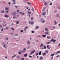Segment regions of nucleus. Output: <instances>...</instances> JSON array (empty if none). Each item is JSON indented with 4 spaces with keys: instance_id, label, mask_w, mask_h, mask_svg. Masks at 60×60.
<instances>
[{
    "instance_id": "f257e3e1",
    "label": "nucleus",
    "mask_w": 60,
    "mask_h": 60,
    "mask_svg": "<svg viewBox=\"0 0 60 60\" xmlns=\"http://www.w3.org/2000/svg\"><path fill=\"white\" fill-rule=\"evenodd\" d=\"M34 52H35V50H34V51H32V52H31L30 54L29 55V56H31V55H32L33 53H34Z\"/></svg>"
},
{
    "instance_id": "f03ea898",
    "label": "nucleus",
    "mask_w": 60,
    "mask_h": 60,
    "mask_svg": "<svg viewBox=\"0 0 60 60\" xmlns=\"http://www.w3.org/2000/svg\"><path fill=\"white\" fill-rule=\"evenodd\" d=\"M51 41H52V42H56V40H54V38H52V39H51Z\"/></svg>"
},
{
    "instance_id": "7ed1b4c3",
    "label": "nucleus",
    "mask_w": 60,
    "mask_h": 60,
    "mask_svg": "<svg viewBox=\"0 0 60 60\" xmlns=\"http://www.w3.org/2000/svg\"><path fill=\"white\" fill-rule=\"evenodd\" d=\"M47 38H48L49 39H51V37L50 36H48L47 37Z\"/></svg>"
},
{
    "instance_id": "20e7f679",
    "label": "nucleus",
    "mask_w": 60,
    "mask_h": 60,
    "mask_svg": "<svg viewBox=\"0 0 60 60\" xmlns=\"http://www.w3.org/2000/svg\"><path fill=\"white\" fill-rule=\"evenodd\" d=\"M45 8L44 7H43V9L42 10V11H45Z\"/></svg>"
},
{
    "instance_id": "39448f33",
    "label": "nucleus",
    "mask_w": 60,
    "mask_h": 60,
    "mask_svg": "<svg viewBox=\"0 0 60 60\" xmlns=\"http://www.w3.org/2000/svg\"><path fill=\"white\" fill-rule=\"evenodd\" d=\"M12 14H13V15H16V13L15 12H13L12 13Z\"/></svg>"
},
{
    "instance_id": "423d86ee",
    "label": "nucleus",
    "mask_w": 60,
    "mask_h": 60,
    "mask_svg": "<svg viewBox=\"0 0 60 60\" xmlns=\"http://www.w3.org/2000/svg\"><path fill=\"white\" fill-rule=\"evenodd\" d=\"M45 30L46 31V32H48V29L47 28H45Z\"/></svg>"
},
{
    "instance_id": "0eeeda50",
    "label": "nucleus",
    "mask_w": 60,
    "mask_h": 60,
    "mask_svg": "<svg viewBox=\"0 0 60 60\" xmlns=\"http://www.w3.org/2000/svg\"><path fill=\"white\" fill-rule=\"evenodd\" d=\"M39 55H41V51H40L38 53Z\"/></svg>"
},
{
    "instance_id": "6e6552de",
    "label": "nucleus",
    "mask_w": 60,
    "mask_h": 60,
    "mask_svg": "<svg viewBox=\"0 0 60 60\" xmlns=\"http://www.w3.org/2000/svg\"><path fill=\"white\" fill-rule=\"evenodd\" d=\"M30 44V41H28L27 42V44L29 45Z\"/></svg>"
},
{
    "instance_id": "1a4fd4ad",
    "label": "nucleus",
    "mask_w": 60,
    "mask_h": 60,
    "mask_svg": "<svg viewBox=\"0 0 60 60\" xmlns=\"http://www.w3.org/2000/svg\"><path fill=\"white\" fill-rule=\"evenodd\" d=\"M5 18H8L9 16L8 15H5Z\"/></svg>"
},
{
    "instance_id": "9d476101",
    "label": "nucleus",
    "mask_w": 60,
    "mask_h": 60,
    "mask_svg": "<svg viewBox=\"0 0 60 60\" xmlns=\"http://www.w3.org/2000/svg\"><path fill=\"white\" fill-rule=\"evenodd\" d=\"M39 59L40 60H41L42 59H43V57L42 56H41L40 58Z\"/></svg>"
},
{
    "instance_id": "9b49d317",
    "label": "nucleus",
    "mask_w": 60,
    "mask_h": 60,
    "mask_svg": "<svg viewBox=\"0 0 60 60\" xmlns=\"http://www.w3.org/2000/svg\"><path fill=\"white\" fill-rule=\"evenodd\" d=\"M46 14V12H44L42 13V15H45Z\"/></svg>"
},
{
    "instance_id": "f8f14e48",
    "label": "nucleus",
    "mask_w": 60,
    "mask_h": 60,
    "mask_svg": "<svg viewBox=\"0 0 60 60\" xmlns=\"http://www.w3.org/2000/svg\"><path fill=\"white\" fill-rule=\"evenodd\" d=\"M55 25H56L57 24V22L56 20H55L54 21Z\"/></svg>"
},
{
    "instance_id": "ddd939ff",
    "label": "nucleus",
    "mask_w": 60,
    "mask_h": 60,
    "mask_svg": "<svg viewBox=\"0 0 60 60\" xmlns=\"http://www.w3.org/2000/svg\"><path fill=\"white\" fill-rule=\"evenodd\" d=\"M42 56H44L46 54V53L44 52L43 53H42Z\"/></svg>"
},
{
    "instance_id": "4468645a",
    "label": "nucleus",
    "mask_w": 60,
    "mask_h": 60,
    "mask_svg": "<svg viewBox=\"0 0 60 60\" xmlns=\"http://www.w3.org/2000/svg\"><path fill=\"white\" fill-rule=\"evenodd\" d=\"M49 47V45H47V49H50V48Z\"/></svg>"
},
{
    "instance_id": "2eb2a0df",
    "label": "nucleus",
    "mask_w": 60,
    "mask_h": 60,
    "mask_svg": "<svg viewBox=\"0 0 60 60\" xmlns=\"http://www.w3.org/2000/svg\"><path fill=\"white\" fill-rule=\"evenodd\" d=\"M47 5V3L46 2H45L44 3V5Z\"/></svg>"
},
{
    "instance_id": "dca6fc26",
    "label": "nucleus",
    "mask_w": 60,
    "mask_h": 60,
    "mask_svg": "<svg viewBox=\"0 0 60 60\" xmlns=\"http://www.w3.org/2000/svg\"><path fill=\"white\" fill-rule=\"evenodd\" d=\"M27 56V54H25L24 55V56L25 57H26V56Z\"/></svg>"
},
{
    "instance_id": "f3484780",
    "label": "nucleus",
    "mask_w": 60,
    "mask_h": 60,
    "mask_svg": "<svg viewBox=\"0 0 60 60\" xmlns=\"http://www.w3.org/2000/svg\"><path fill=\"white\" fill-rule=\"evenodd\" d=\"M26 28H28V27H26L24 28V31H26Z\"/></svg>"
},
{
    "instance_id": "a211bd4d",
    "label": "nucleus",
    "mask_w": 60,
    "mask_h": 60,
    "mask_svg": "<svg viewBox=\"0 0 60 60\" xmlns=\"http://www.w3.org/2000/svg\"><path fill=\"white\" fill-rule=\"evenodd\" d=\"M5 9L6 10H9V9H8V8H5Z\"/></svg>"
},
{
    "instance_id": "6ab92c4d",
    "label": "nucleus",
    "mask_w": 60,
    "mask_h": 60,
    "mask_svg": "<svg viewBox=\"0 0 60 60\" xmlns=\"http://www.w3.org/2000/svg\"><path fill=\"white\" fill-rule=\"evenodd\" d=\"M43 44H41V46H40V47H41L43 46Z\"/></svg>"
},
{
    "instance_id": "aec40b11",
    "label": "nucleus",
    "mask_w": 60,
    "mask_h": 60,
    "mask_svg": "<svg viewBox=\"0 0 60 60\" xmlns=\"http://www.w3.org/2000/svg\"><path fill=\"white\" fill-rule=\"evenodd\" d=\"M15 56H16V55H15L14 56H12V58H14V57H15Z\"/></svg>"
},
{
    "instance_id": "412c9836",
    "label": "nucleus",
    "mask_w": 60,
    "mask_h": 60,
    "mask_svg": "<svg viewBox=\"0 0 60 60\" xmlns=\"http://www.w3.org/2000/svg\"><path fill=\"white\" fill-rule=\"evenodd\" d=\"M1 12V13H4V11L3 10V11H2Z\"/></svg>"
},
{
    "instance_id": "4be33fe9",
    "label": "nucleus",
    "mask_w": 60,
    "mask_h": 60,
    "mask_svg": "<svg viewBox=\"0 0 60 60\" xmlns=\"http://www.w3.org/2000/svg\"><path fill=\"white\" fill-rule=\"evenodd\" d=\"M18 54L19 55H20L21 54V52H19L18 53Z\"/></svg>"
},
{
    "instance_id": "5701e85b",
    "label": "nucleus",
    "mask_w": 60,
    "mask_h": 60,
    "mask_svg": "<svg viewBox=\"0 0 60 60\" xmlns=\"http://www.w3.org/2000/svg\"><path fill=\"white\" fill-rule=\"evenodd\" d=\"M59 17V14H57L56 15V17Z\"/></svg>"
},
{
    "instance_id": "b1692460",
    "label": "nucleus",
    "mask_w": 60,
    "mask_h": 60,
    "mask_svg": "<svg viewBox=\"0 0 60 60\" xmlns=\"http://www.w3.org/2000/svg\"><path fill=\"white\" fill-rule=\"evenodd\" d=\"M28 13H29V14H31L32 13V12H30L28 11Z\"/></svg>"
},
{
    "instance_id": "393cba45",
    "label": "nucleus",
    "mask_w": 60,
    "mask_h": 60,
    "mask_svg": "<svg viewBox=\"0 0 60 60\" xmlns=\"http://www.w3.org/2000/svg\"><path fill=\"white\" fill-rule=\"evenodd\" d=\"M34 23V22H33V21H31V25H33Z\"/></svg>"
},
{
    "instance_id": "a878e982",
    "label": "nucleus",
    "mask_w": 60,
    "mask_h": 60,
    "mask_svg": "<svg viewBox=\"0 0 60 60\" xmlns=\"http://www.w3.org/2000/svg\"><path fill=\"white\" fill-rule=\"evenodd\" d=\"M27 3L28 4H31V3L29 2H27Z\"/></svg>"
},
{
    "instance_id": "bb28decb",
    "label": "nucleus",
    "mask_w": 60,
    "mask_h": 60,
    "mask_svg": "<svg viewBox=\"0 0 60 60\" xmlns=\"http://www.w3.org/2000/svg\"><path fill=\"white\" fill-rule=\"evenodd\" d=\"M38 28H39V26H36L35 28V29H38Z\"/></svg>"
},
{
    "instance_id": "cd10ccee",
    "label": "nucleus",
    "mask_w": 60,
    "mask_h": 60,
    "mask_svg": "<svg viewBox=\"0 0 60 60\" xmlns=\"http://www.w3.org/2000/svg\"><path fill=\"white\" fill-rule=\"evenodd\" d=\"M45 21V20H44L43 21H41V22H42V23H44Z\"/></svg>"
},
{
    "instance_id": "c85d7f7f",
    "label": "nucleus",
    "mask_w": 60,
    "mask_h": 60,
    "mask_svg": "<svg viewBox=\"0 0 60 60\" xmlns=\"http://www.w3.org/2000/svg\"><path fill=\"white\" fill-rule=\"evenodd\" d=\"M42 36L44 37H45L47 36L46 35H42Z\"/></svg>"
},
{
    "instance_id": "c756f323",
    "label": "nucleus",
    "mask_w": 60,
    "mask_h": 60,
    "mask_svg": "<svg viewBox=\"0 0 60 60\" xmlns=\"http://www.w3.org/2000/svg\"><path fill=\"white\" fill-rule=\"evenodd\" d=\"M31 21H29V24H31Z\"/></svg>"
},
{
    "instance_id": "7c9ffc66",
    "label": "nucleus",
    "mask_w": 60,
    "mask_h": 60,
    "mask_svg": "<svg viewBox=\"0 0 60 60\" xmlns=\"http://www.w3.org/2000/svg\"><path fill=\"white\" fill-rule=\"evenodd\" d=\"M11 29L13 30V31H14V29L12 27H11Z\"/></svg>"
},
{
    "instance_id": "2f4dec72",
    "label": "nucleus",
    "mask_w": 60,
    "mask_h": 60,
    "mask_svg": "<svg viewBox=\"0 0 60 60\" xmlns=\"http://www.w3.org/2000/svg\"><path fill=\"white\" fill-rule=\"evenodd\" d=\"M5 40H6V41H7L8 40V38H7L6 37L5 38Z\"/></svg>"
},
{
    "instance_id": "473e14b6",
    "label": "nucleus",
    "mask_w": 60,
    "mask_h": 60,
    "mask_svg": "<svg viewBox=\"0 0 60 60\" xmlns=\"http://www.w3.org/2000/svg\"><path fill=\"white\" fill-rule=\"evenodd\" d=\"M5 28L6 30H8L9 29V28L8 27H6Z\"/></svg>"
},
{
    "instance_id": "72a5a7b5",
    "label": "nucleus",
    "mask_w": 60,
    "mask_h": 60,
    "mask_svg": "<svg viewBox=\"0 0 60 60\" xmlns=\"http://www.w3.org/2000/svg\"><path fill=\"white\" fill-rule=\"evenodd\" d=\"M51 43V42H49L48 43H46V44H49Z\"/></svg>"
},
{
    "instance_id": "f704fd0d",
    "label": "nucleus",
    "mask_w": 60,
    "mask_h": 60,
    "mask_svg": "<svg viewBox=\"0 0 60 60\" xmlns=\"http://www.w3.org/2000/svg\"><path fill=\"white\" fill-rule=\"evenodd\" d=\"M44 49H46V46H44Z\"/></svg>"
},
{
    "instance_id": "c9c22d12",
    "label": "nucleus",
    "mask_w": 60,
    "mask_h": 60,
    "mask_svg": "<svg viewBox=\"0 0 60 60\" xmlns=\"http://www.w3.org/2000/svg\"><path fill=\"white\" fill-rule=\"evenodd\" d=\"M57 11H54L53 12H54V13H56V12H57Z\"/></svg>"
},
{
    "instance_id": "e433bc0d",
    "label": "nucleus",
    "mask_w": 60,
    "mask_h": 60,
    "mask_svg": "<svg viewBox=\"0 0 60 60\" xmlns=\"http://www.w3.org/2000/svg\"><path fill=\"white\" fill-rule=\"evenodd\" d=\"M16 17L15 16H14L13 17V19H16Z\"/></svg>"
},
{
    "instance_id": "4c0bfd02",
    "label": "nucleus",
    "mask_w": 60,
    "mask_h": 60,
    "mask_svg": "<svg viewBox=\"0 0 60 60\" xmlns=\"http://www.w3.org/2000/svg\"><path fill=\"white\" fill-rule=\"evenodd\" d=\"M4 30V28H3L1 29V32H2V31H3Z\"/></svg>"
},
{
    "instance_id": "58836bf2",
    "label": "nucleus",
    "mask_w": 60,
    "mask_h": 60,
    "mask_svg": "<svg viewBox=\"0 0 60 60\" xmlns=\"http://www.w3.org/2000/svg\"><path fill=\"white\" fill-rule=\"evenodd\" d=\"M57 53H60V51H57Z\"/></svg>"
},
{
    "instance_id": "ea45409f",
    "label": "nucleus",
    "mask_w": 60,
    "mask_h": 60,
    "mask_svg": "<svg viewBox=\"0 0 60 60\" xmlns=\"http://www.w3.org/2000/svg\"><path fill=\"white\" fill-rule=\"evenodd\" d=\"M12 1L13 2H16V1L15 0H12Z\"/></svg>"
},
{
    "instance_id": "a19ab883",
    "label": "nucleus",
    "mask_w": 60,
    "mask_h": 60,
    "mask_svg": "<svg viewBox=\"0 0 60 60\" xmlns=\"http://www.w3.org/2000/svg\"><path fill=\"white\" fill-rule=\"evenodd\" d=\"M19 23V22L18 21H17L16 22V24H18Z\"/></svg>"
},
{
    "instance_id": "79ce46f5",
    "label": "nucleus",
    "mask_w": 60,
    "mask_h": 60,
    "mask_svg": "<svg viewBox=\"0 0 60 60\" xmlns=\"http://www.w3.org/2000/svg\"><path fill=\"white\" fill-rule=\"evenodd\" d=\"M54 55H55V54H51V56H54Z\"/></svg>"
},
{
    "instance_id": "37998d69",
    "label": "nucleus",
    "mask_w": 60,
    "mask_h": 60,
    "mask_svg": "<svg viewBox=\"0 0 60 60\" xmlns=\"http://www.w3.org/2000/svg\"><path fill=\"white\" fill-rule=\"evenodd\" d=\"M23 50H24V51H25L26 50V48H24L23 49Z\"/></svg>"
},
{
    "instance_id": "c03bdc74",
    "label": "nucleus",
    "mask_w": 60,
    "mask_h": 60,
    "mask_svg": "<svg viewBox=\"0 0 60 60\" xmlns=\"http://www.w3.org/2000/svg\"><path fill=\"white\" fill-rule=\"evenodd\" d=\"M33 17H31V19L32 20H33Z\"/></svg>"
},
{
    "instance_id": "a18cd8bd",
    "label": "nucleus",
    "mask_w": 60,
    "mask_h": 60,
    "mask_svg": "<svg viewBox=\"0 0 60 60\" xmlns=\"http://www.w3.org/2000/svg\"><path fill=\"white\" fill-rule=\"evenodd\" d=\"M20 32L21 33H22L23 32V30H22L20 31Z\"/></svg>"
},
{
    "instance_id": "49530a36",
    "label": "nucleus",
    "mask_w": 60,
    "mask_h": 60,
    "mask_svg": "<svg viewBox=\"0 0 60 60\" xmlns=\"http://www.w3.org/2000/svg\"><path fill=\"white\" fill-rule=\"evenodd\" d=\"M16 57L17 58H19V57H20L19 56H17Z\"/></svg>"
},
{
    "instance_id": "de8ad7c7",
    "label": "nucleus",
    "mask_w": 60,
    "mask_h": 60,
    "mask_svg": "<svg viewBox=\"0 0 60 60\" xmlns=\"http://www.w3.org/2000/svg\"><path fill=\"white\" fill-rule=\"evenodd\" d=\"M31 33H34V31H31Z\"/></svg>"
},
{
    "instance_id": "09e8293b",
    "label": "nucleus",
    "mask_w": 60,
    "mask_h": 60,
    "mask_svg": "<svg viewBox=\"0 0 60 60\" xmlns=\"http://www.w3.org/2000/svg\"><path fill=\"white\" fill-rule=\"evenodd\" d=\"M45 52H46L47 53H48L49 52V51H46Z\"/></svg>"
},
{
    "instance_id": "8fccbe9b",
    "label": "nucleus",
    "mask_w": 60,
    "mask_h": 60,
    "mask_svg": "<svg viewBox=\"0 0 60 60\" xmlns=\"http://www.w3.org/2000/svg\"><path fill=\"white\" fill-rule=\"evenodd\" d=\"M12 4H16V3L15 2H14L12 3Z\"/></svg>"
},
{
    "instance_id": "3c124183",
    "label": "nucleus",
    "mask_w": 60,
    "mask_h": 60,
    "mask_svg": "<svg viewBox=\"0 0 60 60\" xmlns=\"http://www.w3.org/2000/svg\"><path fill=\"white\" fill-rule=\"evenodd\" d=\"M59 55H58V56H56V57H57L58 58L59 57Z\"/></svg>"
},
{
    "instance_id": "603ef678",
    "label": "nucleus",
    "mask_w": 60,
    "mask_h": 60,
    "mask_svg": "<svg viewBox=\"0 0 60 60\" xmlns=\"http://www.w3.org/2000/svg\"><path fill=\"white\" fill-rule=\"evenodd\" d=\"M19 12V10H17V12Z\"/></svg>"
},
{
    "instance_id": "864d4df0",
    "label": "nucleus",
    "mask_w": 60,
    "mask_h": 60,
    "mask_svg": "<svg viewBox=\"0 0 60 60\" xmlns=\"http://www.w3.org/2000/svg\"><path fill=\"white\" fill-rule=\"evenodd\" d=\"M4 26H6V24H4Z\"/></svg>"
},
{
    "instance_id": "5fc2aeb1",
    "label": "nucleus",
    "mask_w": 60,
    "mask_h": 60,
    "mask_svg": "<svg viewBox=\"0 0 60 60\" xmlns=\"http://www.w3.org/2000/svg\"><path fill=\"white\" fill-rule=\"evenodd\" d=\"M34 8H32V11H34Z\"/></svg>"
},
{
    "instance_id": "6e6d98bb",
    "label": "nucleus",
    "mask_w": 60,
    "mask_h": 60,
    "mask_svg": "<svg viewBox=\"0 0 60 60\" xmlns=\"http://www.w3.org/2000/svg\"><path fill=\"white\" fill-rule=\"evenodd\" d=\"M25 52V51H24V50L22 51V52Z\"/></svg>"
},
{
    "instance_id": "4d7b16f0",
    "label": "nucleus",
    "mask_w": 60,
    "mask_h": 60,
    "mask_svg": "<svg viewBox=\"0 0 60 60\" xmlns=\"http://www.w3.org/2000/svg\"><path fill=\"white\" fill-rule=\"evenodd\" d=\"M52 5V3H51L49 4V5Z\"/></svg>"
},
{
    "instance_id": "13d9d810",
    "label": "nucleus",
    "mask_w": 60,
    "mask_h": 60,
    "mask_svg": "<svg viewBox=\"0 0 60 60\" xmlns=\"http://www.w3.org/2000/svg\"><path fill=\"white\" fill-rule=\"evenodd\" d=\"M38 53H37L36 54V56H38Z\"/></svg>"
},
{
    "instance_id": "bf43d9fd",
    "label": "nucleus",
    "mask_w": 60,
    "mask_h": 60,
    "mask_svg": "<svg viewBox=\"0 0 60 60\" xmlns=\"http://www.w3.org/2000/svg\"><path fill=\"white\" fill-rule=\"evenodd\" d=\"M0 27H1V28H2V25H0Z\"/></svg>"
},
{
    "instance_id": "052dcab7",
    "label": "nucleus",
    "mask_w": 60,
    "mask_h": 60,
    "mask_svg": "<svg viewBox=\"0 0 60 60\" xmlns=\"http://www.w3.org/2000/svg\"><path fill=\"white\" fill-rule=\"evenodd\" d=\"M29 18H30V14H29Z\"/></svg>"
},
{
    "instance_id": "680f3d73",
    "label": "nucleus",
    "mask_w": 60,
    "mask_h": 60,
    "mask_svg": "<svg viewBox=\"0 0 60 60\" xmlns=\"http://www.w3.org/2000/svg\"><path fill=\"white\" fill-rule=\"evenodd\" d=\"M41 21H42L43 20V19H41Z\"/></svg>"
},
{
    "instance_id": "e2e57ef3",
    "label": "nucleus",
    "mask_w": 60,
    "mask_h": 60,
    "mask_svg": "<svg viewBox=\"0 0 60 60\" xmlns=\"http://www.w3.org/2000/svg\"><path fill=\"white\" fill-rule=\"evenodd\" d=\"M21 60H24V58H22L21 59Z\"/></svg>"
},
{
    "instance_id": "0e129e2a",
    "label": "nucleus",
    "mask_w": 60,
    "mask_h": 60,
    "mask_svg": "<svg viewBox=\"0 0 60 60\" xmlns=\"http://www.w3.org/2000/svg\"><path fill=\"white\" fill-rule=\"evenodd\" d=\"M58 46H60V43L58 45Z\"/></svg>"
},
{
    "instance_id": "69168bd1",
    "label": "nucleus",
    "mask_w": 60,
    "mask_h": 60,
    "mask_svg": "<svg viewBox=\"0 0 60 60\" xmlns=\"http://www.w3.org/2000/svg\"><path fill=\"white\" fill-rule=\"evenodd\" d=\"M8 4L10 5V4H11V3L10 2H9L8 3Z\"/></svg>"
},
{
    "instance_id": "338daca9",
    "label": "nucleus",
    "mask_w": 60,
    "mask_h": 60,
    "mask_svg": "<svg viewBox=\"0 0 60 60\" xmlns=\"http://www.w3.org/2000/svg\"><path fill=\"white\" fill-rule=\"evenodd\" d=\"M29 57H30L31 58V57H32V56H30L29 55Z\"/></svg>"
},
{
    "instance_id": "774afa93",
    "label": "nucleus",
    "mask_w": 60,
    "mask_h": 60,
    "mask_svg": "<svg viewBox=\"0 0 60 60\" xmlns=\"http://www.w3.org/2000/svg\"><path fill=\"white\" fill-rule=\"evenodd\" d=\"M25 14V13H23L22 14V15H24Z\"/></svg>"
}]
</instances>
